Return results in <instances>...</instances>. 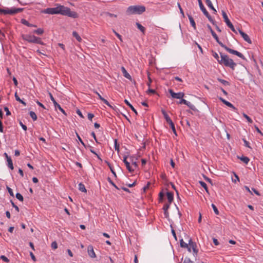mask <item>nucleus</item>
Returning a JSON list of instances; mask_svg holds the SVG:
<instances>
[{
    "label": "nucleus",
    "instance_id": "nucleus-1",
    "mask_svg": "<svg viewBox=\"0 0 263 263\" xmlns=\"http://www.w3.org/2000/svg\"><path fill=\"white\" fill-rule=\"evenodd\" d=\"M55 6V7L45 9L43 12L49 14H61L73 18L78 17V13L75 11H71L69 8L60 4H56Z\"/></svg>",
    "mask_w": 263,
    "mask_h": 263
},
{
    "label": "nucleus",
    "instance_id": "nucleus-2",
    "mask_svg": "<svg viewBox=\"0 0 263 263\" xmlns=\"http://www.w3.org/2000/svg\"><path fill=\"white\" fill-rule=\"evenodd\" d=\"M207 27L208 29L210 30L213 37L215 39L216 42L221 47L223 48L227 51L229 52L230 53L235 54L242 59H245V57L241 53L228 47L227 46L224 45L221 42H220L219 40L218 36L217 35L216 33L213 30L210 25H208Z\"/></svg>",
    "mask_w": 263,
    "mask_h": 263
},
{
    "label": "nucleus",
    "instance_id": "nucleus-3",
    "mask_svg": "<svg viewBox=\"0 0 263 263\" xmlns=\"http://www.w3.org/2000/svg\"><path fill=\"white\" fill-rule=\"evenodd\" d=\"M220 54L221 59L220 61H219V63L220 64H223L224 66L234 69L236 66V64L233 61V60L230 59L229 57L225 54L220 53Z\"/></svg>",
    "mask_w": 263,
    "mask_h": 263
},
{
    "label": "nucleus",
    "instance_id": "nucleus-4",
    "mask_svg": "<svg viewBox=\"0 0 263 263\" xmlns=\"http://www.w3.org/2000/svg\"><path fill=\"white\" fill-rule=\"evenodd\" d=\"M145 11V7L143 6L135 5L129 6L126 12L128 14H141Z\"/></svg>",
    "mask_w": 263,
    "mask_h": 263
},
{
    "label": "nucleus",
    "instance_id": "nucleus-5",
    "mask_svg": "<svg viewBox=\"0 0 263 263\" xmlns=\"http://www.w3.org/2000/svg\"><path fill=\"white\" fill-rule=\"evenodd\" d=\"M23 39L29 43L39 44L41 45L43 44V42L40 38L33 35L26 34L23 36Z\"/></svg>",
    "mask_w": 263,
    "mask_h": 263
},
{
    "label": "nucleus",
    "instance_id": "nucleus-6",
    "mask_svg": "<svg viewBox=\"0 0 263 263\" xmlns=\"http://www.w3.org/2000/svg\"><path fill=\"white\" fill-rule=\"evenodd\" d=\"M23 8H11V9H1L0 8V13L4 14H14L21 12Z\"/></svg>",
    "mask_w": 263,
    "mask_h": 263
},
{
    "label": "nucleus",
    "instance_id": "nucleus-7",
    "mask_svg": "<svg viewBox=\"0 0 263 263\" xmlns=\"http://www.w3.org/2000/svg\"><path fill=\"white\" fill-rule=\"evenodd\" d=\"M222 15L224 19V21L226 23L227 25L231 29V30L233 32H236V30L234 28V26L233 25L232 23L230 22L227 13L224 11H222Z\"/></svg>",
    "mask_w": 263,
    "mask_h": 263
},
{
    "label": "nucleus",
    "instance_id": "nucleus-8",
    "mask_svg": "<svg viewBox=\"0 0 263 263\" xmlns=\"http://www.w3.org/2000/svg\"><path fill=\"white\" fill-rule=\"evenodd\" d=\"M49 95L50 99L54 104L55 109L58 108L63 114H64L65 116H67V114L65 112V110L61 107L60 105L56 102L52 94L49 93Z\"/></svg>",
    "mask_w": 263,
    "mask_h": 263
},
{
    "label": "nucleus",
    "instance_id": "nucleus-9",
    "mask_svg": "<svg viewBox=\"0 0 263 263\" xmlns=\"http://www.w3.org/2000/svg\"><path fill=\"white\" fill-rule=\"evenodd\" d=\"M168 92L173 98L180 99L183 98L184 96V93L183 92H179L175 93L172 89H169Z\"/></svg>",
    "mask_w": 263,
    "mask_h": 263
},
{
    "label": "nucleus",
    "instance_id": "nucleus-10",
    "mask_svg": "<svg viewBox=\"0 0 263 263\" xmlns=\"http://www.w3.org/2000/svg\"><path fill=\"white\" fill-rule=\"evenodd\" d=\"M219 99L226 105L227 106L232 108L234 111H236L237 110V109L230 102L227 101L222 97H219Z\"/></svg>",
    "mask_w": 263,
    "mask_h": 263
},
{
    "label": "nucleus",
    "instance_id": "nucleus-11",
    "mask_svg": "<svg viewBox=\"0 0 263 263\" xmlns=\"http://www.w3.org/2000/svg\"><path fill=\"white\" fill-rule=\"evenodd\" d=\"M238 31L243 40L249 44L251 43V40L249 36L241 30L238 29Z\"/></svg>",
    "mask_w": 263,
    "mask_h": 263
},
{
    "label": "nucleus",
    "instance_id": "nucleus-12",
    "mask_svg": "<svg viewBox=\"0 0 263 263\" xmlns=\"http://www.w3.org/2000/svg\"><path fill=\"white\" fill-rule=\"evenodd\" d=\"M87 252H88V254L89 256L91 258L96 257V255L94 252L93 247L91 245H89L88 246Z\"/></svg>",
    "mask_w": 263,
    "mask_h": 263
},
{
    "label": "nucleus",
    "instance_id": "nucleus-13",
    "mask_svg": "<svg viewBox=\"0 0 263 263\" xmlns=\"http://www.w3.org/2000/svg\"><path fill=\"white\" fill-rule=\"evenodd\" d=\"M121 71H122V73L123 76L125 78H127L128 80L132 81V77L128 73V72L126 71V70L123 66L121 67Z\"/></svg>",
    "mask_w": 263,
    "mask_h": 263
},
{
    "label": "nucleus",
    "instance_id": "nucleus-14",
    "mask_svg": "<svg viewBox=\"0 0 263 263\" xmlns=\"http://www.w3.org/2000/svg\"><path fill=\"white\" fill-rule=\"evenodd\" d=\"M170 204L165 203L163 207V210L164 211V214L165 218H168L169 217V213L168 212V209L170 208Z\"/></svg>",
    "mask_w": 263,
    "mask_h": 263
},
{
    "label": "nucleus",
    "instance_id": "nucleus-15",
    "mask_svg": "<svg viewBox=\"0 0 263 263\" xmlns=\"http://www.w3.org/2000/svg\"><path fill=\"white\" fill-rule=\"evenodd\" d=\"M161 112H162V114H163V115L164 116V119H165L166 122L168 124L170 123V122H172V120L170 118V117L168 116V114H167V112L165 111V110L164 109H161Z\"/></svg>",
    "mask_w": 263,
    "mask_h": 263
},
{
    "label": "nucleus",
    "instance_id": "nucleus-16",
    "mask_svg": "<svg viewBox=\"0 0 263 263\" xmlns=\"http://www.w3.org/2000/svg\"><path fill=\"white\" fill-rule=\"evenodd\" d=\"M166 196L168 202L167 204H170L174 200V194L172 192H167Z\"/></svg>",
    "mask_w": 263,
    "mask_h": 263
},
{
    "label": "nucleus",
    "instance_id": "nucleus-17",
    "mask_svg": "<svg viewBox=\"0 0 263 263\" xmlns=\"http://www.w3.org/2000/svg\"><path fill=\"white\" fill-rule=\"evenodd\" d=\"M237 157H238V159H240L246 164H247L250 161V159L248 157H246V156H242L241 157L237 156Z\"/></svg>",
    "mask_w": 263,
    "mask_h": 263
},
{
    "label": "nucleus",
    "instance_id": "nucleus-18",
    "mask_svg": "<svg viewBox=\"0 0 263 263\" xmlns=\"http://www.w3.org/2000/svg\"><path fill=\"white\" fill-rule=\"evenodd\" d=\"M124 102L126 103L127 105H128L130 108L135 112L136 115H138V112L136 109L134 107V106L128 102V101L126 99L124 100Z\"/></svg>",
    "mask_w": 263,
    "mask_h": 263
},
{
    "label": "nucleus",
    "instance_id": "nucleus-19",
    "mask_svg": "<svg viewBox=\"0 0 263 263\" xmlns=\"http://www.w3.org/2000/svg\"><path fill=\"white\" fill-rule=\"evenodd\" d=\"M187 16L189 17V20L190 21L191 25L195 29L196 28V23H195L193 17L190 14H187Z\"/></svg>",
    "mask_w": 263,
    "mask_h": 263
},
{
    "label": "nucleus",
    "instance_id": "nucleus-20",
    "mask_svg": "<svg viewBox=\"0 0 263 263\" xmlns=\"http://www.w3.org/2000/svg\"><path fill=\"white\" fill-rule=\"evenodd\" d=\"M136 25L137 27V28H138V29H139L140 30V31L141 32H142V33L143 34H145V27H144L141 24H140L138 22H137L136 23Z\"/></svg>",
    "mask_w": 263,
    "mask_h": 263
},
{
    "label": "nucleus",
    "instance_id": "nucleus-21",
    "mask_svg": "<svg viewBox=\"0 0 263 263\" xmlns=\"http://www.w3.org/2000/svg\"><path fill=\"white\" fill-rule=\"evenodd\" d=\"M134 158H135V157L133 155L129 156V159H130V161L132 162V165L134 166V167L135 168H138V164L137 162L136 161H134Z\"/></svg>",
    "mask_w": 263,
    "mask_h": 263
},
{
    "label": "nucleus",
    "instance_id": "nucleus-22",
    "mask_svg": "<svg viewBox=\"0 0 263 263\" xmlns=\"http://www.w3.org/2000/svg\"><path fill=\"white\" fill-rule=\"evenodd\" d=\"M205 3L207 5V6L212 10H213L214 11V13L216 12V9L214 8V7L213 6V4L210 0H205Z\"/></svg>",
    "mask_w": 263,
    "mask_h": 263
},
{
    "label": "nucleus",
    "instance_id": "nucleus-23",
    "mask_svg": "<svg viewBox=\"0 0 263 263\" xmlns=\"http://www.w3.org/2000/svg\"><path fill=\"white\" fill-rule=\"evenodd\" d=\"M7 161L8 162L7 165L8 167L10 168L11 170H13L14 169V167L11 158H8Z\"/></svg>",
    "mask_w": 263,
    "mask_h": 263
},
{
    "label": "nucleus",
    "instance_id": "nucleus-24",
    "mask_svg": "<svg viewBox=\"0 0 263 263\" xmlns=\"http://www.w3.org/2000/svg\"><path fill=\"white\" fill-rule=\"evenodd\" d=\"M87 146V148H89V150L93 154H95V155L97 156V158H98V159H99L100 160L102 161V159L100 158V157L99 156V155H98L95 151L93 149V147L92 146H91L90 145H86Z\"/></svg>",
    "mask_w": 263,
    "mask_h": 263
},
{
    "label": "nucleus",
    "instance_id": "nucleus-25",
    "mask_svg": "<svg viewBox=\"0 0 263 263\" xmlns=\"http://www.w3.org/2000/svg\"><path fill=\"white\" fill-rule=\"evenodd\" d=\"M189 245L190 247H191V249L192 250H193L194 248L195 249L196 248H197L196 243L195 242L193 241L192 239H190L189 241Z\"/></svg>",
    "mask_w": 263,
    "mask_h": 263
},
{
    "label": "nucleus",
    "instance_id": "nucleus-26",
    "mask_svg": "<svg viewBox=\"0 0 263 263\" xmlns=\"http://www.w3.org/2000/svg\"><path fill=\"white\" fill-rule=\"evenodd\" d=\"M199 6L200 9H201V10L202 11L203 13L204 14H208V12L207 11V10H206V9L204 7V6H203V5L202 2H200L199 4Z\"/></svg>",
    "mask_w": 263,
    "mask_h": 263
},
{
    "label": "nucleus",
    "instance_id": "nucleus-27",
    "mask_svg": "<svg viewBox=\"0 0 263 263\" xmlns=\"http://www.w3.org/2000/svg\"><path fill=\"white\" fill-rule=\"evenodd\" d=\"M79 190L82 192L86 193L87 192V190L85 189L84 184L82 183H80L79 184Z\"/></svg>",
    "mask_w": 263,
    "mask_h": 263
},
{
    "label": "nucleus",
    "instance_id": "nucleus-28",
    "mask_svg": "<svg viewBox=\"0 0 263 263\" xmlns=\"http://www.w3.org/2000/svg\"><path fill=\"white\" fill-rule=\"evenodd\" d=\"M72 35L76 39V40L78 42H81L82 41V39L81 36L78 34V33L76 31L72 32Z\"/></svg>",
    "mask_w": 263,
    "mask_h": 263
},
{
    "label": "nucleus",
    "instance_id": "nucleus-29",
    "mask_svg": "<svg viewBox=\"0 0 263 263\" xmlns=\"http://www.w3.org/2000/svg\"><path fill=\"white\" fill-rule=\"evenodd\" d=\"M21 22L22 24H23L25 25H26L28 27H35L36 26L35 25H34L33 24L29 23L27 21H26V20H24V19L22 20Z\"/></svg>",
    "mask_w": 263,
    "mask_h": 263
},
{
    "label": "nucleus",
    "instance_id": "nucleus-30",
    "mask_svg": "<svg viewBox=\"0 0 263 263\" xmlns=\"http://www.w3.org/2000/svg\"><path fill=\"white\" fill-rule=\"evenodd\" d=\"M14 96L16 101L23 104L24 106L26 105V103L20 99V98L18 96L16 92L15 93Z\"/></svg>",
    "mask_w": 263,
    "mask_h": 263
},
{
    "label": "nucleus",
    "instance_id": "nucleus-31",
    "mask_svg": "<svg viewBox=\"0 0 263 263\" xmlns=\"http://www.w3.org/2000/svg\"><path fill=\"white\" fill-rule=\"evenodd\" d=\"M191 109L195 111H198V109L196 108V107L191 104L190 102L187 101V104H186Z\"/></svg>",
    "mask_w": 263,
    "mask_h": 263
},
{
    "label": "nucleus",
    "instance_id": "nucleus-32",
    "mask_svg": "<svg viewBox=\"0 0 263 263\" xmlns=\"http://www.w3.org/2000/svg\"><path fill=\"white\" fill-rule=\"evenodd\" d=\"M29 115L33 121H36L37 120V116L34 111H30L29 112Z\"/></svg>",
    "mask_w": 263,
    "mask_h": 263
},
{
    "label": "nucleus",
    "instance_id": "nucleus-33",
    "mask_svg": "<svg viewBox=\"0 0 263 263\" xmlns=\"http://www.w3.org/2000/svg\"><path fill=\"white\" fill-rule=\"evenodd\" d=\"M199 184L201 185V186L202 187H203L205 189V190L206 191V192L207 193H209V191H208V186H207V185H206V184L204 182H203V181H199Z\"/></svg>",
    "mask_w": 263,
    "mask_h": 263
},
{
    "label": "nucleus",
    "instance_id": "nucleus-34",
    "mask_svg": "<svg viewBox=\"0 0 263 263\" xmlns=\"http://www.w3.org/2000/svg\"><path fill=\"white\" fill-rule=\"evenodd\" d=\"M180 247L181 248H188L189 243H187L184 242L183 239H181L180 240Z\"/></svg>",
    "mask_w": 263,
    "mask_h": 263
},
{
    "label": "nucleus",
    "instance_id": "nucleus-35",
    "mask_svg": "<svg viewBox=\"0 0 263 263\" xmlns=\"http://www.w3.org/2000/svg\"><path fill=\"white\" fill-rule=\"evenodd\" d=\"M168 124L170 125V127H171V129H172L173 132L174 133V134L175 135H177V133H176V129H175V125H174V123L173 122V121L170 122Z\"/></svg>",
    "mask_w": 263,
    "mask_h": 263
},
{
    "label": "nucleus",
    "instance_id": "nucleus-36",
    "mask_svg": "<svg viewBox=\"0 0 263 263\" xmlns=\"http://www.w3.org/2000/svg\"><path fill=\"white\" fill-rule=\"evenodd\" d=\"M33 32L39 35H41L44 33V30L42 28H38L37 29L34 30Z\"/></svg>",
    "mask_w": 263,
    "mask_h": 263
},
{
    "label": "nucleus",
    "instance_id": "nucleus-37",
    "mask_svg": "<svg viewBox=\"0 0 263 263\" xmlns=\"http://www.w3.org/2000/svg\"><path fill=\"white\" fill-rule=\"evenodd\" d=\"M128 157V155H125L123 157V162L124 163L126 167L130 164V163L127 161V159Z\"/></svg>",
    "mask_w": 263,
    "mask_h": 263
},
{
    "label": "nucleus",
    "instance_id": "nucleus-38",
    "mask_svg": "<svg viewBox=\"0 0 263 263\" xmlns=\"http://www.w3.org/2000/svg\"><path fill=\"white\" fill-rule=\"evenodd\" d=\"M16 198L19 200L20 201H22L23 202V200H24V198H23V196L19 193H17L16 194Z\"/></svg>",
    "mask_w": 263,
    "mask_h": 263
},
{
    "label": "nucleus",
    "instance_id": "nucleus-39",
    "mask_svg": "<svg viewBox=\"0 0 263 263\" xmlns=\"http://www.w3.org/2000/svg\"><path fill=\"white\" fill-rule=\"evenodd\" d=\"M77 137L78 138V140L81 142V143L86 148H87L86 145L84 143L81 138L79 136V135L76 133Z\"/></svg>",
    "mask_w": 263,
    "mask_h": 263
},
{
    "label": "nucleus",
    "instance_id": "nucleus-40",
    "mask_svg": "<svg viewBox=\"0 0 263 263\" xmlns=\"http://www.w3.org/2000/svg\"><path fill=\"white\" fill-rule=\"evenodd\" d=\"M211 206H212L215 214L219 215V211H218V209L217 208V207L216 206V205L212 203Z\"/></svg>",
    "mask_w": 263,
    "mask_h": 263
},
{
    "label": "nucleus",
    "instance_id": "nucleus-41",
    "mask_svg": "<svg viewBox=\"0 0 263 263\" xmlns=\"http://www.w3.org/2000/svg\"><path fill=\"white\" fill-rule=\"evenodd\" d=\"M243 116L247 119L249 123H252L253 120L247 115H246L245 113H243Z\"/></svg>",
    "mask_w": 263,
    "mask_h": 263
},
{
    "label": "nucleus",
    "instance_id": "nucleus-42",
    "mask_svg": "<svg viewBox=\"0 0 263 263\" xmlns=\"http://www.w3.org/2000/svg\"><path fill=\"white\" fill-rule=\"evenodd\" d=\"M164 196V194L163 193V192H161L159 194V202H162L163 200V198Z\"/></svg>",
    "mask_w": 263,
    "mask_h": 263
},
{
    "label": "nucleus",
    "instance_id": "nucleus-43",
    "mask_svg": "<svg viewBox=\"0 0 263 263\" xmlns=\"http://www.w3.org/2000/svg\"><path fill=\"white\" fill-rule=\"evenodd\" d=\"M108 181L116 189L119 190V189L118 187V186L115 184V183L112 181V180L110 179V178L108 177L107 178Z\"/></svg>",
    "mask_w": 263,
    "mask_h": 263
},
{
    "label": "nucleus",
    "instance_id": "nucleus-44",
    "mask_svg": "<svg viewBox=\"0 0 263 263\" xmlns=\"http://www.w3.org/2000/svg\"><path fill=\"white\" fill-rule=\"evenodd\" d=\"M206 17L208 18V20L213 24H214V20L212 18L211 16L209 14V12H208V14H204Z\"/></svg>",
    "mask_w": 263,
    "mask_h": 263
},
{
    "label": "nucleus",
    "instance_id": "nucleus-45",
    "mask_svg": "<svg viewBox=\"0 0 263 263\" xmlns=\"http://www.w3.org/2000/svg\"><path fill=\"white\" fill-rule=\"evenodd\" d=\"M115 148L118 152H119V144L117 143V140H115Z\"/></svg>",
    "mask_w": 263,
    "mask_h": 263
},
{
    "label": "nucleus",
    "instance_id": "nucleus-46",
    "mask_svg": "<svg viewBox=\"0 0 263 263\" xmlns=\"http://www.w3.org/2000/svg\"><path fill=\"white\" fill-rule=\"evenodd\" d=\"M112 31L117 36V37L120 40L121 42H122V38L120 34H119L118 32H117L114 29H112Z\"/></svg>",
    "mask_w": 263,
    "mask_h": 263
},
{
    "label": "nucleus",
    "instance_id": "nucleus-47",
    "mask_svg": "<svg viewBox=\"0 0 263 263\" xmlns=\"http://www.w3.org/2000/svg\"><path fill=\"white\" fill-rule=\"evenodd\" d=\"M0 258L1 259H2L4 261L6 262H9L10 261L9 259L7 257H6L5 255H1L0 256Z\"/></svg>",
    "mask_w": 263,
    "mask_h": 263
},
{
    "label": "nucleus",
    "instance_id": "nucleus-48",
    "mask_svg": "<svg viewBox=\"0 0 263 263\" xmlns=\"http://www.w3.org/2000/svg\"><path fill=\"white\" fill-rule=\"evenodd\" d=\"M146 93L147 94H150V93L155 94V93H156V91L155 89H151L149 88L146 91Z\"/></svg>",
    "mask_w": 263,
    "mask_h": 263
},
{
    "label": "nucleus",
    "instance_id": "nucleus-49",
    "mask_svg": "<svg viewBox=\"0 0 263 263\" xmlns=\"http://www.w3.org/2000/svg\"><path fill=\"white\" fill-rule=\"evenodd\" d=\"M11 203L12 205V206L15 209V210L18 212L20 211L19 208L14 204V203L13 202L12 200H10Z\"/></svg>",
    "mask_w": 263,
    "mask_h": 263
},
{
    "label": "nucleus",
    "instance_id": "nucleus-50",
    "mask_svg": "<svg viewBox=\"0 0 263 263\" xmlns=\"http://www.w3.org/2000/svg\"><path fill=\"white\" fill-rule=\"evenodd\" d=\"M213 56L216 60H217L218 62L219 63V61H220V60L219 59L218 54L216 52L213 51Z\"/></svg>",
    "mask_w": 263,
    "mask_h": 263
},
{
    "label": "nucleus",
    "instance_id": "nucleus-51",
    "mask_svg": "<svg viewBox=\"0 0 263 263\" xmlns=\"http://www.w3.org/2000/svg\"><path fill=\"white\" fill-rule=\"evenodd\" d=\"M51 248L55 250L58 248V244L56 241H53L51 243Z\"/></svg>",
    "mask_w": 263,
    "mask_h": 263
},
{
    "label": "nucleus",
    "instance_id": "nucleus-52",
    "mask_svg": "<svg viewBox=\"0 0 263 263\" xmlns=\"http://www.w3.org/2000/svg\"><path fill=\"white\" fill-rule=\"evenodd\" d=\"M7 189L10 195L12 197H14V194H13L12 190L8 186H7Z\"/></svg>",
    "mask_w": 263,
    "mask_h": 263
},
{
    "label": "nucleus",
    "instance_id": "nucleus-53",
    "mask_svg": "<svg viewBox=\"0 0 263 263\" xmlns=\"http://www.w3.org/2000/svg\"><path fill=\"white\" fill-rule=\"evenodd\" d=\"M242 140H243V141L244 142L245 146L246 147H247L248 148H251V147L250 146V144H249L248 141H247L245 139H243Z\"/></svg>",
    "mask_w": 263,
    "mask_h": 263
},
{
    "label": "nucleus",
    "instance_id": "nucleus-54",
    "mask_svg": "<svg viewBox=\"0 0 263 263\" xmlns=\"http://www.w3.org/2000/svg\"><path fill=\"white\" fill-rule=\"evenodd\" d=\"M180 100L179 102V104H185V105L187 104V101L186 100H185V99H183V98H180Z\"/></svg>",
    "mask_w": 263,
    "mask_h": 263
},
{
    "label": "nucleus",
    "instance_id": "nucleus-55",
    "mask_svg": "<svg viewBox=\"0 0 263 263\" xmlns=\"http://www.w3.org/2000/svg\"><path fill=\"white\" fill-rule=\"evenodd\" d=\"M4 110L6 112V116H10L11 115V112L9 111L8 108L7 106H5L4 107Z\"/></svg>",
    "mask_w": 263,
    "mask_h": 263
},
{
    "label": "nucleus",
    "instance_id": "nucleus-56",
    "mask_svg": "<svg viewBox=\"0 0 263 263\" xmlns=\"http://www.w3.org/2000/svg\"><path fill=\"white\" fill-rule=\"evenodd\" d=\"M104 104L108 106L109 107H111V105L110 104V103L108 102V101L105 99L104 98L103 99V100H101Z\"/></svg>",
    "mask_w": 263,
    "mask_h": 263
},
{
    "label": "nucleus",
    "instance_id": "nucleus-57",
    "mask_svg": "<svg viewBox=\"0 0 263 263\" xmlns=\"http://www.w3.org/2000/svg\"><path fill=\"white\" fill-rule=\"evenodd\" d=\"M20 125H21V126L22 127V128L25 131L27 130V127L24 125V124H23V123L21 122V121H20Z\"/></svg>",
    "mask_w": 263,
    "mask_h": 263
},
{
    "label": "nucleus",
    "instance_id": "nucleus-58",
    "mask_svg": "<svg viewBox=\"0 0 263 263\" xmlns=\"http://www.w3.org/2000/svg\"><path fill=\"white\" fill-rule=\"evenodd\" d=\"M183 263H193V262L189 258L185 257L183 261Z\"/></svg>",
    "mask_w": 263,
    "mask_h": 263
},
{
    "label": "nucleus",
    "instance_id": "nucleus-59",
    "mask_svg": "<svg viewBox=\"0 0 263 263\" xmlns=\"http://www.w3.org/2000/svg\"><path fill=\"white\" fill-rule=\"evenodd\" d=\"M126 168L128 170V171L130 172V173H133L134 172V169L133 168V167L130 166V165L129 164L128 166H126Z\"/></svg>",
    "mask_w": 263,
    "mask_h": 263
},
{
    "label": "nucleus",
    "instance_id": "nucleus-60",
    "mask_svg": "<svg viewBox=\"0 0 263 263\" xmlns=\"http://www.w3.org/2000/svg\"><path fill=\"white\" fill-rule=\"evenodd\" d=\"M35 102H36V104H37L39 106H40V107H42V108H44V109H45V108H45V106H44V105L42 103H41L40 102H39L37 100H36L35 101Z\"/></svg>",
    "mask_w": 263,
    "mask_h": 263
},
{
    "label": "nucleus",
    "instance_id": "nucleus-61",
    "mask_svg": "<svg viewBox=\"0 0 263 263\" xmlns=\"http://www.w3.org/2000/svg\"><path fill=\"white\" fill-rule=\"evenodd\" d=\"M203 178H204V180L205 181H206L207 182L210 183L211 184H212V180L210 178H209V177H206L204 175H203Z\"/></svg>",
    "mask_w": 263,
    "mask_h": 263
},
{
    "label": "nucleus",
    "instance_id": "nucleus-62",
    "mask_svg": "<svg viewBox=\"0 0 263 263\" xmlns=\"http://www.w3.org/2000/svg\"><path fill=\"white\" fill-rule=\"evenodd\" d=\"M0 132H1V133L4 132L3 123H2V121L1 119H0Z\"/></svg>",
    "mask_w": 263,
    "mask_h": 263
},
{
    "label": "nucleus",
    "instance_id": "nucleus-63",
    "mask_svg": "<svg viewBox=\"0 0 263 263\" xmlns=\"http://www.w3.org/2000/svg\"><path fill=\"white\" fill-rule=\"evenodd\" d=\"M93 91L95 93H96V94L98 95V98H99V99L100 100H103V99L104 98H103V97H102L100 95V93H99V92H98V91H96V90H95V89H93Z\"/></svg>",
    "mask_w": 263,
    "mask_h": 263
},
{
    "label": "nucleus",
    "instance_id": "nucleus-64",
    "mask_svg": "<svg viewBox=\"0 0 263 263\" xmlns=\"http://www.w3.org/2000/svg\"><path fill=\"white\" fill-rule=\"evenodd\" d=\"M30 255L31 256V259L34 261H35L36 260V258L35 256L34 255L33 253L32 252H30Z\"/></svg>",
    "mask_w": 263,
    "mask_h": 263
}]
</instances>
